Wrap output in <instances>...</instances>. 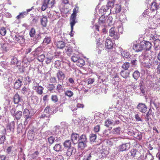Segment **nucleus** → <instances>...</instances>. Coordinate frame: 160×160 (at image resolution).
<instances>
[{"label": "nucleus", "mask_w": 160, "mask_h": 160, "mask_svg": "<svg viewBox=\"0 0 160 160\" xmlns=\"http://www.w3.org/2000/svg\"><path fill=\"white\" fill-rule=\"evenodd\" d=\"M56 90L58 93H61L64 91L63 85L58 84L56 87Z\"/></svg>", "instance_id": "c756f323"}, {"label": "nucleus", "mask_w": 160, "mask_h": 160, "mask_svg": "<svg viewBox=\"0 0 160 160\" xmlns=\"http://www.w3.org/2000/svg\"><path fill=\"white\" fill-rule=\"evenodd\" d=\"M101 39L100 38H97L96 39V51H98V53H101V49H100V48H103V45L102 44V42H100Z\"/></svg>", "instance_id": "0eeeda50"}, {"label": "nucleus", "mask_w": 160, "mask_h": 160, "mask_svg": "<svg viewBox=\"0 0 160 160\" xmlns=\"http://www.w3.org/2000/svg\"><path fill=\"white\" fill-rule=\"evenodd\" d=\"M129 72L126 70H122L120 72V74L122 77L125 79L129 76Z\"/></svg>", "instance_id": "412c9836"}, {"label": "nucleus", "mask_w": 160, "mask_h": 160, "mask_svg": "<svg viewBox=\"0 0 160 160\" xmlns=\"http://www.w3.org/2000/svg\"><path fill=\"white\" fill-rule=\"evenodd\" d=\"M54 140L55 138L52 136H51L48 138V141L50 144H52L54 142Z\"/></svg>", "instance_id": "6e6d98bb"}, {"label": "nucleus", "mask_w": 160, "mask_h": 160, "mask_svg": "<svg viewBox=\"0 0 160 160\" xmlns=\"http://www.w3.org/2000/svg\"><path fill=\"white\" fill-rule=\"evenodd\" d=\"M142 47L143 50L149 51L151 48L152 44L149 42L145 41L143 43H142Z\"/></svg>", "instance_id": "1a4fd4ad"}, {"label": "nucleus", "mask_w": 160, "mask_h": 160, "mask_svg": "<svg viewBox=\"0 0 160 160\" xmlns=\"http://www.w3.org/2000/svg\"><path fill=\"white\" fill-rule=\"evenodd\" d=\"M65 43L62 41H58L56 42V46L58 48L62 49L65 46Z\"/></svg>", "instance_id": "c85d7f7f"}, {"label": "nucleus", "mask_w": 160, "mask_h": 160, "mask_svg": "<svg viewBox=\"0 0 160 160\" xmlns=\"http://www.w3.org/2000/svg\"><path fill=\"white\" fill-rule=\"evenodd\" d=\"M42 51V49L41 47H38L35 50V52L36 54H38Z\"/></svg>", "instance_id": "052dcab7"}, {"label": "nucleus", "mask_w": 160, "mask_h": 160, "mask_svg": "<svg viewBox=\"0 0 160 160\" xmlns=\"http://www.w3.org/2000/svg\"><path fill=\"white\" fill-rule=\"evenodd\" d=\"M13 101L15 104H18L20 101V97L17 94H15L13 97Z\"/></svg>", "instance_id": "7c9ffc66"}, {"label": "nucleus", "mask_w": 160, "mask_h": 160, "mask_svg": "<svg viewBox=\"0 0 160 160\" xmlns=\"http://www.w3.org/2000/svg\"><path fill=\"white\" fill-rule=\"evenodd\" d=\"M34 137V132L32 129L29 130L28 133V139L30 140H33Z\"/></svg>", "instance_id": "a211bd4d"}, {"label": "nucleus", "mask_w": 160, "mask_h": 160, "mask_svg": "<svg viewBox=\"0 0 160 160\" xmlns=\"http://www.w3.org/2000/svg\"><path fill=\"white\" fill-rule=\"evenodd\" d=\"M78 142H87V138L86 134H82L78 138Z\"/></svg>", "instance_id": "bb28decb"}, {"label": "nucleus", "mask_w": 160, "mask_h": 160, "mask_svg": "<svg viewBox=\"0 0 160 160\" xmlns=\"http://www.w3.org/2000/svg\"><path fill=\"white\" fill-rule=\"evenodd\" d=\"M65 94L66 95L69 97H71L73 94V93L72 91L69 90L66 91Z\"/></svg>", "instance_id": "e2e57ef3"}, {"label": "nucleus", "mask_w": 160, "mask_h": 160, "mask_svg": "<svg viewBox=\"0 0 160 160\" xmlns=\"http://www.w3.org/2000/svg\"><path fill=\"white\" fill-rule=\"evenodd\" d=\"M18 62L17 58L14 56L11 59V64L12 65H15L17 64Z\"/></svg>", "instance_id": "c03bdc74"}, {"label": "nucleus", "mask_w": 160, "mask_h": 160, "mask_svg": "<svg viewBox=\"0 0 160 160\" xmlns=\"http://www.w3.org/2000/svg\"><path fill=\"white\" fill-rule=\"evenodd\" d=\"M71 140L74 144H76L78 142L79 135L76 132H72L71 135Z\"/></svg>", "instance_id": "6e6552de"}, {"label": "nucleus", "mask_w": 160, "mask_h": 160, "mask_svg": "<svg viewBox=\"0 0 160 160\" xmlns=\"http://www.w3.org/2000/svg\"><path fill=\"white\" fill-rule=\"evenodd\" d=\"M132 135L135 138L140 140L142 139V135L141 132H139L138 131H136L135 132H134Z\"/></svg>", "instance_id": "aec40b11"}, {"label": "nucleus", "mask_w": 160, "mask_h": 160, "mask_svg": "<svg viewBox=\"0 0 160 160\" xmlns=\"http://www.w3.org/2000/svg\"><path fill=\"white\" fill-rule=\"evenodd\" d=\"M15 123L14 121H12L10 123L7 124V129H9L11 131L13 130L15 128Z\"/></svg>", "instance_id": "5701e85b"}, {"label": "nucleus", "mask_w": 160, "mask_h": 160, "mask_svg": "<svg viewBox=\"0 0 160 160\" xmlns=\"http://www.w3.org/2000/svg\"><path fill=\"white\" fill-rule=\"evenodd\" d=\"M121 5L119 4L116 5L114 8L115 13L117 14L120 12L121 11Z\"/></svg>", "instance_id": "c9c22d12"}, {"label": "nucleus", "mask_w": 160, "mask_h": 160, "mask_svg": "<svg viewBox=\"0 0 160 160\" xmlns=\"http://www.w3.org/2000/svg\"><path fill=\"white\" fill-rule=\"evenodd\" d=\"M51 40V38L50 37H46L44 39L43 42V43L47 45L50 42Z\"/></svg>", "instance_id": "4c0bfd02"}, {"label": "nucleus", "mask_w": 160, "mask_h": 160, "mask_svg": "<svg viewBox=\"0 0 160 160\" xmlns=\"http://www.w3.org/2000/svg\"><path fill=\"white\" fill-rule=\"evenodd\" d=\"M28 14L26 12H22L19 13V14L16 17V18L18 20H20L21 18H24Z\"/></svg>", "instance_id": "b1692460"}, {"label": "nucleus", "mask_w": 160, "mask_h": 160, "mask_svg": "<svg viewBox=\"0 0 160 160\" xmlns=\"http://www.w3.org/2000/svg\"><path fill=\"white\" fill-rule=\"evenodd\" d=\"M6 33V28L4 27H2L0 29V34L2 36H4L5 35Z\"/></svg>", "instance_id": "3c124183"}, {"label": "nucleus", "mask_w": 160, "mask_h": 160, "mask_svg": "<svg viewBox=\"0 0 160 160\" xmlns=\"http://www.w3.org/2000/svg\"><path fill=\"white\" fill-rule=\"evenodd\" d=\"M73 148V147L68 148L66 152V155L70 157L72 154Z\"/></svg>", "instance_id": "a19ab883"}, {"label": "nucleus", "mask_w": 160, "mask_h": 160, "mask_svg": "<svg viewBox=\"0 0 160 160\" xmlns=\"http://www.w3.org/2000/svg\"><path fill=\"white\" fill-rule=\"evenodd\" d=\"M105 17L104 15H102L99 18V23H104L105 22Z\"/></svg>", "instance_id": "a18cd8bd"}, {"label": "nucleus", "mask_w": 160, "mask_h": 160, "mask_svg": "<svg viewBox=\"0 0 160 160\" xmlns=\"http://www.w3.org/2000/svg\"><path fill=\"white\" fill-rule=\"evenodd\" d=\"M45 57V56L43 54H42L38 56V59L40 62H42L43 61Z\"/></svg>", "instance_id": "5fc2aeb1"}, {"label": "nucleus", "mask_w": 160, "mask_h": 160, "mask_svg": "<svg viewBox=\"0 0 160 160\" xmlns=\"http://www.w3.org/2000/svg\"><path fill=\"white\" fill-rule=\"evenodd\" d=\"M31 82V79L28 76L26 77L24 79L23 82L24 84L30 83Z\"/></svg>", "instance_id": "603ef678"}, {"label": "nucleus", "mask_w": 160, "mask_h": 160, "mask_svg": "<svg viewBox=\"0 0 160 160\" xmlns=\"http://www.w3.org/2000/svg\"><path fill=\"white\" fill-rule=\"evenodd\" d=\"M48 90L50 92L53 91L55 88V85L52 84H49L48 86Z\"/></svg>", "instance_id": "4d7b16f0"}, {"label": "nucleus", "mask_w": 160, "mask_h": 160, "mask_svg": "<svg viewBox=\"0 0 160 160\" xmlns=\"http://www.w3.org/2000/svg\"><path fill=\"white\" fill-rule=\"evenodd\" d=\"M79 12V7L77 5H75L73 10V12L71 14L70 17V25L71 26V32L69 34L71 37L73 36V34L72 33L73 27L75 23L77 22L76 21L77 13Z\"/></svg>", "instance_id": "f257e3e1"}, {"label": "nucleus", "mask_w": 160, "mask_h": 160, "mask_svg": "<svg viewBox=\"0 0 160 160\" xmlns=\"http://www.w3.org/2000/svg\"><path fill=\"white\" fill-rule=\"evenodd\" d=\"M89 139L91 142H94L97 138V135L94 133H91L89 136Z\"/></svg>", "instance_id": "f704fd0d"}, {"label": "nucleus", "mask_w": 160, "mask_h": 160, "mask_svg": "<svg viewBox=\"0 0 160 160\" xmlns=\"http://www.w3.org/2000/svg\"><path fill=\"white\" fill-rule=\"evenodd\" d=\"M36 33V30L34 28H31L29 32V34L31 37H33L34 36Z\"/></svg>", "instance_id": "de8ad7c7"}, {"label": "nucleus", "mask_w": 160, "mask_h": 160, "mask_svg": "<svg viewBox=\"0 0 160 160\" xmlns=\"http://www.w3.org/2000/svg\"><path fill=\"white\" fill-rule=\"evenodd\" d=\"M50 115H48L45 113H43L41 115L39 118L40 119H44L46 118H48L50 117Z\"/></svg>", "instance_id": "680f3d73"}, {"label": "nucleus", "mask_w": 160, "mask_h": 160, "mask_svg": "<svg viewBox=\"0 0 160 160\" xmlns=\"http://www.w3.org/2000/svg\"><path fill=\"white\" fill-rule=\"evenodd\" d=\"M129 148L130 145L128 143L123 144L120 146L119 150L120 151H123L128 150Z\"/></svg>", "instance_id": "2eb2a0df"}, {"label": "nucleus", "mask_w": 160, "mask_h": 160, "mask_svg": "<svg viewBox=\"0 0 160 160\" xmlns=\"http://www.w3.org/2000/svg\"><path fill=\"white\" fill-rule=\"evenodd\" d=\"M133 48L136 52H138L142 51L143 50L142 43L134 45L133 46Z\"/></svg>", "instance_id": "9b49d317"}, {"label": "nucleus", "mask_w": 160, "mask_h": 160, "mask_svg": "<svg viewBox=\"0 0 160 160\" xmlns=\"http://www.w3.org/2000/svg\"><path fill=\"white\" fill-rule=\"evenodd\" d=\"M56 3L55 0H44L41 7V10L44 11L47 8H52Z\"/></svg>", "instance_id": "f03ea898"}, {"label": "nucleus", "mask_w": 160, "mask_h": 160, "mask_svg": "<svg viewBox=\"0 0 160 160\" xmlns=\"http://www.w3.org/2000/svg\"><path fill=\"white\" fill-rule=\"evenodd\" d=\"M14 38L15 40L20 43L22 44L24 42V39L22 37L18 35H16Z\"/></svg>", "instance_id": "4be33fe9"}, {"label": "nucleus", "mask_w": 160, "mask_h": 160, "mask_svg": "<svg viewBox=\"0 0 160 160\" xmlns=\"http://www.w3.org/2000/svg\"><path fill=\"white\" fill-rule=\"evenodd\" d=\"M121 55L122 57H123L124 59H128L130 55L128 52L125 51L122 52L121 53Z\"/></svg>", "instance_id": "49530a36"}, {"label": "nucleus", "mask_w": 160, "mask_h": 160, "mask_svg": "<svg viewBox=\"0 0 160 160\" xmlns=\"http://www.w3.org/2000/svg\"><path fill=\"white\" fill-rule=\"evenodd\" d=\"M63 157L61 155H58L55 157V160H63Z\"/></svg>", "instance_id": "774afa93"}, {"label": "nucleus", "mask_w": 160, "mask_h": 160, "mask_svg": "<svg viewBox=\"0 0 160 160\" xmlns=\"http://www.w3.org/2000/svg\"><path fill=\"white\" fill-rule=\"evenodd\" d=\"M86 154V156H84L85 157L83 160H91L92 158L91 153L87 154V153H85Z\"/></svg>", "instance_id": "79ce46f5"}, {"label": "nucleus", "mask_w": 160, "mask_h": 160, "mask_svg": "<svg viewBox=\"0 0 160 160\" xmlns=\"http://www.w3.org/2000/svg\"><path fill=\"white\" fill-rule=\"evenodd\" d=\"M53 56L52 54L50 53H48L46 58V62L47 64H49L51 63L53 58Z\"/></svg>", "instance_id": "dca6fc26"}, {"label": "nucleus", "mask_w": 160, "mask_h": 160, "mask_svg": "<svg viewBox=\"0 0 160 160\" xmlns=\"http://www.w3.org/2000/svg\"><path fill=\"white\" fill-rule=\"evenodd\" d=\"M15 112V109H12L11 111L12 115L13 117H15V119L17 120H19L22 116V111H18L16 113Z\"/></svg>", "instance_id": "7ed1b4c3"}, {"label": "nucleus", "mask_w": 160, "mask_h": 160, "mask_svg": "<svg viewBox=\"0 0 160 160\" xmlns=\"http://www.w3.org/2000/svg\"><path fill=\"white\" fill-rule=\"evenodd\" d=\"M56 75L58 79V80H62L65 78V75L61 70H59L58 71Z\"/></svg>", "instance_id": "4468645a"}, {"label": "nucleus", "mask_w": 160, "mask_h": 160, "mask_svg": "<svg viewBox=\"0 0 160 160\" xmlns=\"http://www.w3.org/2000/svg\"><path fill=\"white\" fill-rule=\"evenodd\" d=\"M85 62L84 60L81 58H79L76 62L77 65L80 67H82L85 64Z\"/></svg>", "instance_id": "cd10ccee"}, {"label": "nucleus", "mask_w": 160, "mask_h": 160, "mask_svg": "<svg viewBox=\"0 0 160 160\" xmlns=\"http://www.w3.org/2000/svg\"><path fill=\"white\" fill-rule=\"evenodd\" d=\"M109 35L111 37H113V38L115 40L118 39L119 37V33L115 31V28H112L109 31Z\"/></svg>", "instance_id": "20e7f679"}, {"label": "nucleus", "mask_w": 160, "mask_h": 160, "mask_svg": "<svg viewBox=\"0 0 160 160\" xmlns=\"http://www.w3.org/2000/svg\"><path fill=\"white\" fill-rule=\"evenodd\" d=\"M121 128L120 127H118L114 128L111 131L112 134H119L120 133Z\"/></svg>", "instance_id": "473e14b6"}, {"label": "nucleus", "mask_w": 160, "mask_h": 160, "mask_svg": "<svg viewBox=\"0 0 160 160\" xmlns=\"http://www.w3.org/2000/svg\"><path fill=\"white\" fill-rule=\"evenodd\" d=\"M78 142V148L81 149H84L87 146V142Z\"/></svg>", "instance_id": "a878e982"}, {"label": "nucleus", "mask_w": 160, "mask_h": 160, "mask_svg": "<svg viewBox=\"0 0 160 160\" xmlns=\"http://www.w3.org/2000/svg\"><path fill=\"white\" fill-rule=\"evenodd\" d=\"M101 154L102 157H106L108 154V151L106 150L105 149H103L101 151Z\"/></svg>", "instance_id": "37998d69"}, {"label": "nucleus", "mask_w": 160, "mask_h": 160, "mask_svg": "<svg viewBox=\"0 0 160 160\" xmlns=\"http://www.w3.org/2000/svg\"><path fill=\"white\" fill-rule=\"evenodd\" d=\"M159 6L158 4L156 1H153L151 4L150 9L152 12L158 10L159 8Z\"/></svg>", "instance_id": "ddd939ff"}, {"label": "nucleus", "mask_w": 160, "mask_h": 160, "mask_svg": "<svg viewBox=\"0 0 160 160\" xmlns=\"http://www.w3.org/2000/svg\"><path fill=\"white\" fill-rule=\"evenodd\" d=\"M23 81V78L19 76L18 79L15 81L14 84V88L16 89H19L22 86V83Z\"/></svg>", "instance_id": "423d86ee"}, {"label": "nucleus", "mask_w": 160, "mask_h": 160, "mask_svg": "<svg viewBox=\"0 0 160 160\" xmlns=\"http://www.w3.org/2000/svg\"><path fill=\"white\" fill-rule=\"evenodd\" d=\"M105 47L108 49H112L113 46V43L112 40L110 39H107L105 43Z\"/></svg>", "instance_id": "9d476101"}, {"label": "nucleus", "mask_w": 160, "mask_h": 160, "mask_svg": "<svg viewBox=\"0 0 160 160\" xmlns=\"http://www.w3.org/2000/svg\"><path fill=\"white\" fill-rule=\"evenodd\" d=\"M100 130V126L99 125H97L95 126L93 128V131L95 132H98Z\"/></svg>", "instance_id": "69168bd1"}, {"label": "nucleus", "mask_w": 160, "mask_h": 160, "mask_svg": "<svg viewBox=\"0 0 160 160\" xmlns=\"http://www.w3.org/2000/svg\"><path fill=\"white\" fill-rule=\"evenodd\" d=\"M131 156L132 157H138L137 155L138 154V152L136 149H132L130 152Z\"/></svg>", "instance_id": "e433bc0d"}, {"label": "nucleus", "mask_w": 160, "mask_h": 160, "mask_svg": "<svg viewBox=\"0 0 160 160\" xmlns=\"http://www.w3.org/2000/svg\"><path fill=\"white\" fill-rule=\"evenodd\" d=\"M61 65L60 62L59 60H57L55 62V67L57 68H59Z\"/></svg>", "instance_id": "338daca9"}, {"label": "nucleus", "mask_w": 160, "mask_h": 160, "mask_svg": "<svg viewBox=\"0 0 160 160\" xmlns=\"http://www.w3.org/2000/svg\"><path fill=\"white\" fill-rule=\"evenodd\" d=\"M157 35L156 34H151L150 36V40L155 41L158 39L157 38Z\"/></svg>", "instance_id": "13d9d810"}, {"label": "nucleus", "mask_w": 160, "mask_h": 160, "mask_svg": "<svg viewBox=\"0 0 160 160\" xmlns=\"http://www.w3.org/2000/svg\"><path fill=\"white\" fill-rule=\"evenodd\" d=\"M154 45L155 50H158L160 49V40L158 39L154 41Z\"/></svg>", "instance_id": "393cba45"}, {"label": "nucleus", "mask_w": 160, "mask_h": 160, "mask_svg": "<svg viewBox=\"0 0 160 160\" xmlns=\"http://www.w3.org/2000/svg\"><path fill=\"white\" fill-rule=\"evenodd\" d=\"M62 148V146L59 144H56L53 147L54 150L57 152L59 151Z\"/></svg>", "instance_id": "58836bf2"}, {"label": "nucleus", "mask_w": 160, "mask_h": 160, "mask_svg": "<svg viewBox=\"0 0 160 160\" xmlns=\"http://www.w3.org/2000/svg\"><path fill=\"white\" fill-rule=\"evenodd\" d=\"M65 51L67 53V55H70L72 52V48L71 47H66L65 48Z\"/></svg>", "instance_id": "ea45409f"}, {"label": "nucleus", "mask_w": 160, "mask_h": 160, "mask_svg": "<svg viewBox=\"0 0 160 160\" xmlns=\"http://www.w3.org/2000/svg\"><path fill=\"white\" fill-rule=\"evenodd\" d=\"M137 108L139 112L142 113H145L147 111V107L145 104L140 103L137 105Z\"/></svg>", "instance_id": "39448f33"}, {"label": "nucleus", "mask_w": 160, "mask_h": 160, "mask_svg": "<svg viewBox=\"0 0 160 160\" xmlns=\"http://www.w3.org/2000/svg\"><path fill=\"white\" fill-rule=\"evenodd\" d=\"M132 76L135 79L137 80L139 77L140 73L139 72L136 71L134 72Z\"/></svg>", "instance_id": "09e8293b"}, {"label": "nucleus", "mask_w": 160, "mask_h": 160, "mask_svg": "<svg viewBox=\"0 0 160 160\" xmlns=\"http://www.w3.org/2000/svg\"><path fill=\"white\" fill-rule=\"evenodd\" d=\"M39 152L38 151H35L34 153L31 155L32 158L33 159L36 158L37 156L39 155Z\"/></svg>", "instance_id": "0e129e2a"}, {"label": "nucleus", "mask_w": 160, "mask_h": 160, "mask_svg": "<svg viewBox=\"0 0 160 160\" xmlns=\"http://www.w3.org/2000/svg\"><path fill=\"white\" fill-rule=\"evenodd\" d=\"M33 89L35 90L37 93L39 95H42L43 93L44 88L41 86H36L33 87Z\"/></svg>", "instance_id": "f8f14e48"}, {"label": "nucleus", "mask_w": 160, "mask_h": 160, "mask_svg": "<svg viewBox=\"0 0 160 160\" xmlns=\"http://www.w3.org/2000/svg\"><path fill=\"white\" fill-rule=\"evenodd\" d=\"M51 100L54 103H57L59 101L58 98L56 95H52L51 96Z\"/></svg>", "instance_id": "2f4dec72"}, {"label": "nucleus", "mask_w": 160, "mask_h": 160, "mask_svg": "<svg viewBox=\"0 0 160 160\" xmlns=\"http://www.w3.org/2000/svg\"><path fill=\"white\" fill-rule=\"evenodd\" d=\"M113 124V122L112 121L109 119L107 120L105 122V125L107 127H109L110 125Z\"/></svg>", "instance_id": "864d4df0"}, {"label": "nucleus", "mask_w": 160, "mask_h": 160, "mask_svg": "<svg viewBox=\"0 0 160 160\" xmlns=\"http://www.w3.org/2000/svg\"><path fill=\"white\" fill-rule=\"evenodd\" d=\"M64 147L67 148H71V143L70 140H66L63 143Z\"/></svg>", "instance_id": "72a5a7b5"}, {"label": "nucleus", "mask_w": 160, "mask_h": 160, "mask_svg": "<svg viewBox=\"0 0 160 160\" xmlns=\"http://www.w3.org/2000/svg\"><path fill=\"white\" fill-rule=\"evenodd\" d=\"M48 22L47 18L46 16H42L41 18L40 22L41 25L43 27H46L47 25Z\"/></svg>", "instance_id": "f3484780"}, {"label": "nucleus", "mask_w": 160, "mask_h": 160, "mask_svg": "<svg viewBox=\"0 0 160 160\" xmlns=\"http://www.w3.org/2000/svg\"><path fill=\"white\" fill-rule=\"evenodd\" d=\"M130 66V64L128 62L124 63L122 66V68L125 70H127Z\"/></svg>", "instance_id": "8fccbe9b"}, {"label": "nucleus", "mask_w": 160, "mask_h": 160, "mask_svg": "<svg viewBox=\"0 0 160 160\" xmlns=\"http://www.w3.org/2000/svg\"><path fill=\"white\" fill-rule=\"evenodd\" d=\"M151 110L149 109L146 114V118L147 121H148L150 118V115L151 114Z\"/></svg>", "instance_id": "bf43d9fd"}, {"label": "nucleus", "mask_w": 160, "mask_h": 160, "mask_svg": "<svg viewBox=\"0 0 160 160\" xmlns=\"http://www.w3.org/2000/svg\"><path fill=\"white\" fill-rule=\"evenodd\" d=\"M23 116L25 118L27 119H30L32 116L30 114V112L29 110L26 108L23 111Z\"/></svg>", "instance_id": "6ab92c4d"}]
</instances>
